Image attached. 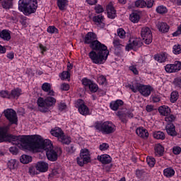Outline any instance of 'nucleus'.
<instances>
[{"label": "nucleus", "mask_w": 181, "mask_h": 181, "mask_svg": "<svg viewBox=\"0 0 181 181\" xmlns=\"http://www.w3.org/2000/svg\"><path fill=\"white\" fill-rule=\"evenodd\" d=\"M11 125L0 127V142H12L13 145H21L25 149L30 151H37V149H44L46 151V156L48 160L56 162L57 160V152L54 151V147L52 141L49 139L43 140L40 136H14L8 132Z\"/></svg>", "instance_id": "f257e3e1"}, {"label": "nucleus", "mask_w": 181, "mask_h": 181, "mask_svg": "<svg viewBox=\"0 0 181 181\" xmlns=\"http://www.w3.org/2000/svg\"><path fill=\"white\" fill-rule=\"evenodd\" d=\"M85 45H89L92 51L88 56L95 64H103L105 63L110 52L105 45L102 44L97 40V35L93 32H88L83 38Z\"/></svg>", "instance_id": "f03ea898"}, {"label": "nucleus", "mask_w": 181, "mask_h": 181, "mask_svg": "<svg viewBox=\"0 0 181 181\" xmlns=\"http://www.w3.org/2000/svg\"><path fill=\"white\" fill-rule=\"evenodd\" d=\"M18 9L26 16L35 13L37 9V0H19Z\"/></svg>", "instance_id": "7ed1b4c3"}, {"label": "nucleus", "mask_w": 181, "mask_h": 181, "mask_svg": "<svg viewBox=\"0 0 181 181\" xmlns=\"http://www.w3.org/2000/svg\"><path fill=\"white\" fill-rule=\"evenodd\" d=\"M38 109L40 112H47L49 107H53L56 104V99L53 97H47L45 100L43 98H39L37 101Z\"/></svg>", "instance_id": "20e7f679"}, {"label": "nucleus", "mask_w": 181, "mask_h": 181, "mask_svg": "<svg viewBox=\"0 0 181 181\" xmlns=\"http://www.w3.org/2000/svg\"><path fill=\"white\" fill-rule=\"evenodd\" d=\"M95 129L102 132L104 135H110V134H113L115 132V125L111 122H96L95 125Z\"/></svg>", "instance_id": "39448f33"}, {"label": "nucleus", "mask_w": 181, "mask_h": 181, "mask_svg": "<svg viewBox=\"0 0 181 181\" xmlns=\"http://www.w3.org/2000/svg\"><path fill=\"white\" fill-rule=\"evenodd\" d=\"M77 163L79 166H84L89 162H91V157L90 151L87 148H83L81 150L80 156L76 158Z\"/></svg>", "instance_id": "423d86ee"}, {"label": "nucleus", "mask_w": 181, "mask_h": 181, "mask_svg": "<svg viewBox=\"0 0 181 181\" xmlns=\"http://www.w3.org/2000/svg\"><path fill=\"white\" fill-rule=\"evenodd\" d=\"M4 114L10 124H18V115L13 109H6L4 111Z\"/></svg>", "instance_id": "0eeeda50"}, {"label": "nucleus", "mask_w": 181, "mask_h": 181, "mask_svg": "<svg viewBox=\"0 0 181 181\" xmlns=\"http://www.w3.org/2000/svg\"><path fill=\"white\" fill-rule=\"evenodd\" d=\"M141 36L146 45H151L152 43V31H151L150 28H143L141 31Z\"/></svg>", "instance_id": "6e6552de"}, {"label": "nucleus", "mask_w": 181, "mask_h": 181, "mask_svg": "<svg viewBox=\"0 0 181 181\" xmlns=\"http://www.w3.org/2000/svg\"><path fill=\"white\" fill-rule=\"evenodd\" d=\"M167 73H177L181 70V62L175 61L174 64H168L165 66Z\"/></svg>", "instance_id": "1a4fd4ad"}, {"label": "nucleus", "mask_w": 181, "mask_h": 181, "mask_svg": "<svg viewBox=\"0 0 181 181\" xmlns=\"http://www.w3.org/2000/svg\"><path fill=\"white\" fill-rule=\"evenodd\" d=\"M138 91L143 95L144 97H149L151 95V93L152 92V87L151 86H145L141 83H137Z\"/></svg>", "instance_id": "9d476101"}, {"label": "nucleus", "mask_w": 181, "mask_h": 181, "mask_svg": "<svg viewBox=\"0 0 181 181\" xmlns=\"http://www.w3.org/2000/svg\"><path fill=\"white\" fill-rule=\"evenodd\" d=\"M78 110L81 115H88L90 114V109L84 104V101L81 99L77 100Z\"/></svg>", "instance_id": "9b49d317"}, {"label": "nucleus", "mask_w": 181, "mask_h": 181, "mask_svg": "<svg viewBox=\"0 0 181 181\" xmlns=\"http://www.w3.org/2000/svg\"><path fill=\"white\" fill-rule=\"evenodd\" d=\"M112 44L115 48V54L119 56V54L122 53V47H124V46L121 44V40H119L118 38H115L113 40Z\"/></svg>", "instance_id": "f8f14e48"}, {"label": "nucleus", "mask_w": 181, "mask_h": 181, "mask_svg": "<svg viewBox=\"0 0 181 181\" xmlns=\"http://www.w3.org/2000/svg\"><path fill=\"white\" fill-rule=\"evenodd\" d=\"M165 131L170 136H177V132H176V127L174 124H167Z\"/></svg>", "instance_id": "ddd939ff"}, {"label": "nucleus", "mask_w": 181, "mask_h": 181, "mask_svg": "<svg viewBox=\"0 0 181 181\" xmlns=\"http://www.w3.org/2000/svg\"><path fill=\"white\" fill-rule=\"evenodd\" d=\"M143 43L139 40H133L130 43L126 46V50H132V49H136V47H141Z\"/></svg>", "instance_id": "4468645a"}, {"label": "nucleus", "mask_w": 181, "mask_h": 181, "mask_svg": "<svg viewBox=\"0 0 181 181\" xmlns=\"http://www.w3.org/2000/svg\"><path fill=\"white\" fill-rule=\"evenodd\" d=\"M35 168L37 170L43 173L49 170V164L45 161L38 162L37 163Z\"/></svg>", "instance_id": "2eb2a0df"}, {"label": "nucleus", "mask_w": 181, "mask_h": 181, "mask_svg": "<svg viewBox=\"0 0 181 181\" xmlns=\"http://www.w3.org/2000/svg\"><path fill=\"white\" fill-rule=\"evenodd\" d=\"M136 134L138 135V136H140V138H143V139H148L149 137L148 130L144 129L143 127L137 128L136 129Z\"/></svg>", "instance_id": "dca6fc26"}, {"label": "nucleus", "mask_w": 181, "mask_h": 181, "mask_svg": "<svg viewBox=\"0 0 181 181\" xmlns=\"http://www.w3.org/2000/svg\"><path fill=\"white\" fill-rule=\"evenodd\" d=\"M107 12V17L110 19H115L117 17V11L112 5L108 4L106 7Z\"/></svg>", "instance_id": "f3484780"}, {"label": "nucleus", "mask_w": 181, "mask_h": 181, "mask_svg": "<svg viewBox=\"0 0 181 181\" xmlns=\"http://www.w3.org/2000/svg\"><path fill=\"white\" fill-rule=\"evenodd\" d=\"M93 21L98 28H103L105 26V24L104 23V16L102 15L94 16Z\"/></svg>", "instance_id": "a211bd4d"}, {"label": "nucleus", "mask_w": 181, "mask_h": 181, "mask_svg": "<svg viewBox=\"0 0 181 181\" xmlns=\"http://www.w3.org/2000/svg\"><path fill=\"white\" fill-rule=\"evenodd\" d=\"M98 160L103 163V165H108L111 163L112 158L108 154H103L98 156Z\"/></svg>", "instance_id": "6ab92c4d"}, {"label": "nucleus", "mask_w": 181, "mask_h": 181, "mask_svg": "<svg viewBox=\"0 0 181 181\" xmlns=\"http://www.w3.org/2000/svg\"><path fill=\"white\" fill-rule=\"evenodd\" d=\"M124 105V101L122 100H117L116 101H112L110 104L111 110L113 111H117L119 107H122Z\"/></svg>", "instance_id": "aec40b11"}, {"label": "nucleus", "mask_w": 181, "mask_h": 181, "mask_svg": "<svg viewBox=\"0 0 181 181\" xmlns=\"http://www.w3.org/2000/svg\"><path fill=\"white\" fill-rule=\"evenodd\" d=\"M158 30L162 33H167L169 32V25L166 23L158 22L156 25Z\"/></svg>", "instance_id": "412c9836"}, {"label": "nucleus", "mask_w": 181, "mask_h": 181, "mask_svg": "<svg viewBox=\"0 0 181 181\" xmlns=\"http://www.w3.org/2000/svg\"><path fill=\"white\" fill-rule=\"evenodd\" d=\"M154 59L156 62H159V63H165L166 60H168V54L161 53L158 54L154 55Z\"/></svg>", "instance_id": "4be33fe9"}, {"label": "nucleus", "mask_w": 181, "mask_h": 181, "mask_svg": "<svg viewBox=\"0 0 181 181\" xmlns=\"http://www.w3.org/2000/svg\"><path fill=\"white\" fill-rule=\"evenodd\" d=\"M51 134H52L53 136H56L59 139V138L64 135V132H63V130L59 127H55L54 129H51Z\"/></svg>", "instance_id": "5701e85b"}, {"label": "nucleus", "mask_w": 181, "mask_h": 181, "mask_svg": "<svg viewBox=\"0 0 181 181\" xmlns=\"http://www.w3.org/2000/svg\"><path fill=\"white\" fill-rule=\"evenodd\" d=\"M21 94H22V90L19 89V88L13 89L10 93L9 99L16 98V100H18V98H19V96Z\"/></svg>", "instance_id": "b1692460"}, {"label": "nucleus", "mask_w": 181, "mask_h": 181, "mask_svg": "<svg viewBox=\"0 0 181 181\" xmlns=\"http://www.w3.org/2000/svg\"><path fill=\"white\" fill-rule=\"evenodd\" d=\"M158 111L161 115H164L165 117L170 114V108L167 105L160 106Z\"/></svg>", "instance_id": "393cba45"}, {"label": "nucleus", "mask_w": 181, "mask_h": 181, "mask_svg": "<svg viewBox=\"0 0 181 181\" xmlns=\"http://www.w3.org/2000/svg\"><path fill=\"white\" fill-rule=\"evenodd\" d=\"M0 37L3 39V40L9 42V40L11 39V33L8 30H3L0 32Z\"/></svg>", "instance_id": "a878e982"}, {"label": "nucleus", "mask_w": 181, "mask_h": 181, "mask_svg": "<svg viewBox=\"0 0 181 181\" xmlns=\"http://www.w3.org/2000/svg\"><path fill=\"white\" fill-rule=\"evenodd\" d=\"M155 153L156 155H158V156H163V152H165V148L160 144H156L155 146Z\"/></svg>", "instance_id": "bb28decb"}, {"label": "nucleus", "mask_w": 181, "mask_h": 181, "mask_svg": "<svg viewBox=\"0 0 181 181\" xmlns=\"http://www.w3.org/2000/svg\"><path fill=\"white\" fill-rule=\"evenodd\" d=\"M7 165L10 170H14L18 168V162L15 159H11L8 162Z\"/></svg>", "instance_id": "cd10ccee"}, {"label": "nucleus", "mask_w": 181, "mask_h": 181, "mask_svg": "<svg viewBox=\"0 0 181 181\" xmlns=\"http://www.w3.org/2000/svg\"><path fill=\"white\" fill-rule=\"evenodd\" d=\"M68 3L67 0H57V5L60 11H64Z\"/></svg>", "instance_id": "c85d7f7f"}, {"label": "nucleus", "mask_w": 181, "mask_h": 181, "mask_svg": "<svg viewBox=\"0 0 181 181\" xmlns=\"http://www.w3.org/2000/svg\"><path fill=\"white\" fill-rule=\"evenodd\" d=\"M117 117H119L121 122H122L123 124H127V122H128V119H127V114L119 111L117 113Z\"/></svg>", "instance_id": "c756f323"}, {"label": "nucleus", "mask_w": 181, "mask_h": 181, "mask_svg": "<svg viewBox=\"0 0 181 181\" xmlns=\"http://www.w3.org/2000/svg\"><path fill=\"white\" fill-rule=\"evenodd\" d=\"M153 136L155 139H161L162 141L165 138V133L160 131L155 132Z\"/></svg>", "instance_id": "7c9ffc66"}, {"label": "nucleus", "mask_w": 181, "mask_h": 181, "mask_svg": "<svg viewBox=\"0 0 181 181\" xmlns=\"http://www.w3.org/2000/svg\"><path fill=\"white\" fill-rule=\"evenodd\" d=\"M20 162H21V163H24L25 165H26L30 162H32V156L28 155H23L20 158Z\"/></svg>", "instance_id": "2f4dec72"}, {"label": "nucleus", "mask_w": 181, "mask_h": 181, "mask_svg": "<svg viewBox=\"0 0 181 181\" xmlns=\"http://www.w3.org/2000/svg\"><path fill=\"white\" fill-rule=\"evenodd\" d=\"M163 173L164 176H165L166 177H172V176H175V170L170 168H165L163 170Z\"/></svg>", "instance_id": "473e14b6"}, {"label": "nucleus", "mask_w": 181, "mask_h": 181, "mask_svg": "<svg viewBox=\"0 0 181 181\" xmlns=\"http://www.w3.org/2000/svg\"><path fill=\"white\" fill-rule=\"evenodd\" d=\"M165 121L167 124H173L176 121V116L173 115L168 114L165 117Z\"/></svg>", "instance_id": "72a5a7b5"}, {"label": "nucleus", "mask_w": 181, "mask_h": 181, "mask_svg": "<svg viewBox=\"0 0 181 181\" xmlns=\"http://www.w3.org/2000/svg\"><path fill=\"white\" fill-rule=\"evenodd\" d=\"M59 142H62V144H64L65 145H69L70 142H71V140L70 139V137H67L64 134H62V136L59 137V139H58Z\"/></svg>", "instance_id": "f704fd0d"}, {"label": "nucleus", "mask_w": 181, "mask_h": 181, "mask_svg": "<svg viewBox=\"0 0 181 181\" xmlns=\"http://www.w3.org/2000/svg\"><path fill=\"white\" fill-rule=\"evenodd\" d=\"M129 18L130 21L133 22V23H138L139 22V19H141L139 14L136 13H133L131 14Z\"/></svg>", "instance_id": "c9c22d12"}, {"label": "nucleus", "mask_w": 181, "mask_h": 181, "mask_svg": "<svg viewBox=\"0 0 181 181\" xmlns=\"http://www.w3.org/2000/svg\"><path fill=\"white\" fill-rule=\"evenodd\" d=\"M177 98H179V93L177 91L172 92L170 99L171 103H176V101H177Z\"/></svg>", "instance_id": "e433bc0d"}, {"label": "nucleus", "mask_w": 181, "mask_h": 181, "mask_svg": "<svg viewBox=\"0 0 181 181\" xmlns=\"http://www.w3.org/2000/svg\"><path fill=\"white\" fill-rule=\"evenodd\" d=\"M88 88L91 93H97L98 90V86L92 81L90 85L88 86Z\"/></svg>", "instance_id": "4c0bfd02"}, {"label": "nucleus", "mask_w": 181, "mask_h": 181, "mask_svg": "<svg viewBox=\"0 0 181 181\" xmlns=\"http://www.w3.org/2000/svg\"><path fill=\"white\" fill-rule=\"evenodd\" d=\"M146 162L151 168H153L155 166L156 160L153 157H147Z\"/></svg>", "instance_id": "58836bf2"}, {"label": "nucleus", "mask_w": 181, "mask_h": 181, "mask_svg": "<svg viewBox=\"0 0 181 181\" xmlns=\"http://www.w3.org/2000/svg\"><path fill=\"white\" fill-rule=\"evenodd\" d=\"M156 12L158 13H160V15H162V14L166 13L168 12V8H166V7H165L163 6H160L157 7Z\"/></svg>", "instance_id": "ea45409f"}, {"label": "nucleus", "mask_w": 181, "mask_h": 181, "mask_svg": "<svg viewBox=\"0 0 181 181\" xmlns=\"http://www.w3.org/2000/svg\"><path fill=\"white\" fill-rule=\"evenodd\" d=\"M135 6L136 8H146L145 0H136L135 1Z\"/></svg>", "instance_id": "a19ab883"}, {"label": "nucleus", "mask_w": 181, "mask_h": 181, "mask_svg": "<svg viewBox=\"0 0 181 181\" xmlns=\"http://www.w3.org/2000/svg\"><path fill=\"white\" fill-rule=\"evenodd\" d=\"M117 35L120 39H125V35H127V33H125L124 28H119L117 29Z\"/></svg>", "instance_id": "79ce46f5"}, {"label": "nucleus", "mask_w": 181, "mask_h": 181, "mask_svg": "<svg viewBox=\"0 0 181 181\" xmlns=\"http://www.w3.org/2000/svg\"><path fill=\"white\" fill-rule=\"evenodd\" d=\"M173 52L174 53V54H180L181 45H174L173 48Z\"/></svg>", "instance_id": "37998d69"}, {"label": "nucleus", "mask_w": 181, "mask_h": 181, "mask_svg": "<svg viewBox=\"0 0 181 181\" xmlns=\"http://www.w3.org/2000/svg\"><path fill=\"white\" fill-rule=\"evenodd\" d=\"M50 88H52V86L49 83H45L42 86V90L45 91V93H47L50 90Z\"/></svg>", "instance_id": "c03bdc74"}, {"label": "nucleus", "mask_w": 181, "mask_h": 181, "mask_svg": "<svg viewBox=\"0 0 181 181\" xmlns=\"http://www.w3.org/2000/svg\"><path fill=\"white\" fill-rule=\"evenodd\" d=\"M144 2H145L144 6H146V8H148V9H150V8H152V6H153V4H154L155 1L144 0Z\"/></svg>", "instance_id": "a18cd8bd"}, {"label": "nucleus", "mask_w": 181, "mask_h": 181, "mask_svg": "<svg viewBox=\"0 0 181 181\" xmlns=\"http://www.w3.org/2000/svg\"><path fill=\"white\" fill-rule=\"evenodd\" d=\"M47 30L48 33H51V34L59 33V30L53 25L49 26Z\"/></svg>", "instance_id": "49530a36"}, {"label": "nucleus", "mask_w": 181, "mask_h": 181, "mask_svg": "<svg viewBox=\"0 0 181 181\" xmlns=\"http://www.w3.org/2000/svg\"><path fill=\"white\" fill-rule=\"evenodd\" d=\"M93 81L87 78H83L82 79V84L85 86V87H90V85L91 84Z\"/></svg>", "instance_id": "de8ad7c7"}, {"label": "nucleus", "mask_w": 181, "mask_h": 181, "mask_svg": "<svg viewBox=\"0 0 181 181\" xmlns=\"http://www.w3.org/2000/svg\"><path fill=\"white\" fill-rule=\"evenodd\" d=\"M2 6L4 9H10L11 6H12V2L4 1L2 2Z\"/></svg>", "instance_id": "09e8293b"}, {"label": "nucleus", "mask_w": 181, "mask_h": 181, "mask_svg": "<svg viewBox=\"0 0 181 181\" xmlns=\"http://www.w3.org/2000/svg\"><path fill=\"white\" fill-rule=\"evenodd\" d=\"M62 80H66V78H70V71H63L62 73Z\"/></svg>", "instance_id": "8fccbe9b"}, {"label": "nucleus", "mask_w": 181, "mask_h": 181, "mask_svg": "<svg viewBox=\"0 0 181 181\" xmlns=\"http://www.w3.org/2000/svg\"><path fill=\"white\" fill-rule=\"evenodd\" d=\"M9 95H11V94L8 90H1L0 92V96L2 97V98H9Z\"/></svg>", "instance_id": "3c124183"}, {"label": "nucleus", "mask_w": 181, "mask_h": 181, "mask_svg": "<svg viewBox=\"0 0 181 181\" xmlns=\"http://www.w3.org/2000/svg\"><path fill=\"white\" fill-rule=\"evenodd\" d=\"M95 11L96 13H103V12H104V8L103 6L98 4L95 7Z\"/></svg>", "instance_id": "603ef678"}, {"label": "nucleus", "mask_w": 181, "mask_h": 181, "mask_svg": "<svg viewBox=\"0 0 181 181\" xmlns=\"http://www.w3.org/2000/svg\"><path fill=\"white\" fill-rule=\"evenodd\" d=\"M108 148H110V146L107 143H103V144H100L99 146V149L100 151H107V149H108Z\"/></svg>", "instance_id": "864d4df0"}, {"label": "nucleus", "mask_w": 181, "mask_h": 181, "mask_svg": "<svg viewBox=\"0 0 181 181\" xmlns=\"http://www.w3.org/2000/svg\"><path fill=\"white\" fill-rule=\"evenodd\" d=\"M9 151L11 152V153H12L13 155H18V150L16 146H11L9 148Z\"/></svg>", "instance_id": "5fc2aeb1"}, {"label": "nucleus", "mask_w": 181, "mask_h": 181, "mask_svg": "<svg viewBox=\"0 0 181 181\" xmlns=\"http://www.w3.org/2000/svg\"><path fill=\"white\" fill-rule=\"evenodd\" d=\"M128 87L133 93H138V83H136V86L129 85Z\"/></svg>", "instance_id": "6e6d98bb"}, {"label": "nucleus", "mask_w": 181, "mask_h": 181, "mask_svg": "<svg viewBox=\"0 0 181 181\" xmlns=\"http://www.w3.org/2000/svg\"><path fill=\"white\" fill-rule=\"evenodd\" d=\"M129 70L134 73V74H139V71H138V69H136V66L132 65L129 66Z\"/></svg>", "instance_id": "4d7b16f0"}, {"label": "nucleus", "mask_w": 181, "mask_h": 181, "mask_svg": "<svg viewBox=\"0 0 181 181\" xmlns=\"http://www.w3.org/2000/svg\"><path fill=\"white\" fill-rule=\"evenodd\" d=\"M174 84L176 87L181 88V78H176L174 81Z\"/></svg>", "instance_id": "13d9d810"}, {"label": "nucleus", "mask_w": 181, "mask_h": 181, "mask_svg": "<svg viewBox=\"0 0 181 181\" xmlns=\"http://www.w3.org/2000/svg\"><path fill=\"white\" fill-rule=\"evenodd\" d=\"M173 152L174 155H179V153H180V152H181L180 147V146L173 147Z\"/></svg>", "instance_id": "bf43d9fd"}, {"label": "nucleus", "mask_w": 181, "mask_h": 181, "mask_svg": "<svg viewBox=\"0 0 181 181\" xmlns=\"http://www.w3.org/2000/svg\"><path fill=\"white\" fill-rule=\"evenodd\" d=\"M69 88L70 86L67 83H62L61 85V90H63V91H69Z\"/></svg>", "instance_id": "052dcab7"}, {"label": "nucleus", "mask_w": 181, "mask_h": 181, "mask_svg": "<svg viewBox=\"0 0 181 181\" xmlns=\"http://www.w3.org/2000/svg\"><path fill=\"white\" fill-rule=\"evenodd\" d=\"M98 81H99L100 84H104V83L107 81V78H105V76L102 75L98 78Z\"/></svg>", "instance_id": "680f3d73"}, {"label": "nucleus", "mask_w": 181, "mask_h": 181, "mask_svg": "<svg viewBox=\"0 0 181 181\" xmlns=\"http://www.w3.org/2000/svg\"><path fill=\"white\" fill-rule=\"evenodd\" d=\"M179 35H181V25L178 26L177 30L173 33V36H179Z\"/></svg>", "instance_id": "e2e57ef3"}, {"label": "nucleus", "mask_w": 181, "mask_h": 181, "mask_svg": "<svg viewBox=\"0 0 181 181\" xmlns=\"http://www.w3.org/2000/svg\"><path fill=\"white\" fill-rule=\"evenodd\" d=\"M66 108H67V105H66V103H61L59 105V111H63V110H66Z\"/></svg>", "instance_id": "0e129e2a"}, {"label": "nucleus", "mask_w": 181, "mask_h": 181, "mask_svg": "<svg viewBox=\"0 0 181 181\" xmlns=\"http://www.w3.org/2000/svg\"><path fill=\"white\" fill-rule=\"evenodd\" d=\"M59 173H60V170H59L57 169H54V170H52V171L49 174V175H51V176H57V175H59Z\"/></svg>", "instance_id": "69168bd1"}, {"label": "nucleus", "mask_w": 181, "mask_h": 181, "mask_svg": "<svg viewBox=\"0 0 181 181\" xmlns=\"http://www.w3.org/2000/svg\"><path fill=\"white\" fill-rule=\"evenodd\" d=\"M153 108L154 107L152 105H147L146 107L147 112H152V111H153Z\"/></svg>", "instance_id": "338daca9"}, {"label": "nucleus", "mask_w": 181, "mask_h": 181, "mask_svg": "<svg viewBox=\"0 0 181 181\" xmlns=\"http://www.w3.org/2000/svg\"><path fill=\"white\" fill-rule=\"evenodd\" d=\"M152 99L153 103H159V101H160V97H159V95H155L153 96Z\"/></svg>", "instance_id": "774afa93"}]
</instances>
